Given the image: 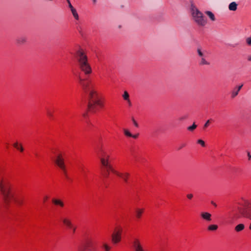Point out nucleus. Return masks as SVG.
<instances>
[{
	"mask_svg": "<svg viewBox=\"0 0 251 251\" xmlns=\"http://www.w3.org/2000/svg\"><path fill=\"white\" fill-rule=\"evenodd\" d=\"M79 83L88 98V108L89 111L95 113L99 109V107L103 106L98 93L95 88V84L92 80L88 78L78 77Z\"/></svg>",
	"mask_w": 251,
	"mask_h": 251,
	"instance_id": "f257e3e1",
	"label": "nucleus"
},
{
	"mask_svg": "<svg viewBox=\"0 0 251 251\" xmlns=\"http://www.w3.org/2000/svg\"><path fill=\"white\" fill-rule=\"evenodd\" d=\"M0 191L6 204H9L12 200H13L15 203L19 206H21L24 203V198L20 196L15 197L14 195L12 193L10 184L8 180L2 179L0 181Z\"/></svg>",
	"mask_w": 251,
	"mask_h": 251,
	"instance_id": "f03ea898",
	"label": "nucleus"
},
{
	"mask_svg": "<svg viewBox=\"0 0 251 251\" xmlns=\"http://www.w3.org/2000/svg\"><path fill=\"white\" fill-rule=\"evenodd\" d=\"M75 57L78 62L79 68L84 74L88 75L92 73V68L88 63V57L86 52L81 49L76 52Z\"/></svg>",
	"mask_w": 251,
	"mask_h": 251,
	"instance_id": "7ed1b4c3",
	"label": "nucleus"
},
{
	"mask_svg": "<svg viewBox=\"0 0 251 251\" xmlns=\"http://www.w3.org/2000/svg\"><path fill=\"white\" fill-rule=\"evenodd\" d=\"M97 154L100 160L101 168L104 171L103 175L104 177L108 178L109 176L110 172H112V170L109 169L108 167H107L106 165L107 166H110L112 169H114L109 161L110 155L101 147L98 149Z\"/></svg>",
	"mask_w": 251,
	"mask_h": 251,
	"instance_id": "20e7f679",
	"label": "nucleus"
},
{
	"mask_svg": "<svg viewBox=\"0 0 251 251\" xmlns=\"http://www.w3.org/2000/svg\"><path fill=\"white\" fill-rule=\"evenodd\" d=\"M191 11L193 19L199 25L203 26L206 24L203 14L194 4H191Z\"/></svg>",
	"mask_w": 251,
	"mask_h": 251,
	"instance_id": "39448f33",
	"label": "nucleus"
},
{
	"mask_svg": "<svg viewBox=\"0 0 251 251\" xmlns=\"http://www.w3.org/2000/svg\"><path fill=\"white\" fill-rule=\"evenodd\" d=\"M56 165L61 170L63 174L67 177V170L64 163V160L61 154H58L54 160Z\"/></svg>",
	"mask_w": 251,
	"mask_h": 251,
	"instance_id": "423d86ee",
	"label": "nucleus"
},
{
	"mask_svg": "<svg viewBox=\"0 0 251 251\" xmlns=\"http://www.w3.org/2000/svg\"><path fill=\"white\" fill-rule=\"evenodd\" d=\"M123 229L121 227H116L112 234V241L114 244H117L121 240V234Z\"/></svg>",
	"mask_w": 251,
	"mask_h": 251,
	"instance_id": "0eeeda50",
	"label": "nucleus"
},
{
	"mask_svg": "<svg viewBox=\"0 0 251 251\" xmlns=\"http://www.w3.org/2000/svg\"><path fill=\"white\" fill-rule=\"evenodd\" d=\"M106 166H107V165H106ZM107 167L109 169L112 170V173H113L116 176L121 177L126 183H127V179H128V176H129V173H121L118 172L117 171H116L115 169H112V168L109 166H107Z\"/></svg>",
	"mask_w": 251,
	"mask_h": 251,
	"instance_id": "6e6552de",
	"label": "nucleus"
},
{
	"mask_svg": "<svg viewBox=\"0 0 251 251\" xmlns=\"http://www.w3.org/2000/svg\"><path fill=\"white\" fill-rule=\"evenodd\" d=\"M95 249V244L93 241L91 239H88L85 241L84 249H79L78 251H85L87 250L88 251H92Z\"/></svg>",
	"mask_w": 251,
	"mask_h": 251,
	"instance_id": "1a4fd4ad",
	"label": "nucleus"
},
{
	"mask_svg": "<svg viewBox=\"0 0 251 251\" xmlns=\"http://www.w3.org/2000/svg\"><path fill=\"white\" fill-rule=\"evenodd\" d=\"M132 246L134 251H145L143 249L140 240L138 239H134L132 242Z\"/></svg>",
	"mask_w": 251,
	"mask_h": 251,
	"instance_id": "9d476101",
	"label": "nucleus"
},
{
	"mask_svg": "<svg viewBox=\"0 0 251 251\" xmlns=\"http://www.w3.org/2000/svg\"><path fill=\"white\" fill-rule=\"evenodd\" d=\"M63 223L69 228H73V224L71 219L68 217H62L61 219Z\"/></svg>",
	"mask_w": 251,
	"mask_h": 251,
	"instance_id": "9b49d317",
	"label": "nucleus"
},
{
	"mask_svg": "<svg viewBox=\"0 0 251 251\" xmlns=\"http://www.w3.org/2000/svg\"><path fill=\"white\" fill-rule=\"evenodd\" d=\"M201 218L207 221L210 222L211 221V214L207 212H202L201 213Z\"/></svg>",
	"mask_w": 251,
	"mask_h": 251,
	"instance_id": "f8f14e48",
	"label": "nucleus"
},
{
	"mask_svg": "<svg viewBox=\"0 0 251 251\" xmlns=\"http://www.w3.org/2000/svg\"><path fill=\"white\" fill-rule=\"evenodd\" d=\"M27 38L25 36H19L16 39V42L19 45H22L25 44Z\"/></svg>",
	"mask_w": 251,
	"mask_h": 251,
	"instance_id": "ddd939ff",
	"label": "nucleus"
},
{
	"mask_svg": "<svg viewBox=\"0 0 251 251\" xmlns=\"http://www.w3.org/2000/svg\"><path fill=\"white\" fill-rule=\"evenodd\" d=\"M243 84L236 86L232 91L231 93V97L232 98L235 97L238 94L240 89L243 86Z\"/></svg>",
	"mask_w": 251,
	"mask_h": 251,
	"instance_id": "4468645a",
	"label": "nucleus"
},
{
	"mask_svg": "<svg viewBox=\"0 0 251 251\" xmlns=\"http://www.w3.org/2000/svg\"><path fill=\"white\" fill-rule=\"evenodd\" d=\"M52 202L56 205H59L60 206L63 207L64 205V202L60 200L53 199L52 200Z\"/></svg>",
	"mask_w": 251,
	"mask_h": 251,
	"instance_id": "2eb2a0df",
	"label": "nucleus"
},
{
	"mask_svg": "<svg viewBox=\"0 0 251 251\" xmlns=\"http://www.w3.org/2000/svg\"><path fill=\"white\" fill-rule=\"evenodd\" d=\"M237 5L235 2H232L229 4L228 9L230 11H235L237 9Z\"/></svg>",
	"mask_w": 251,
	"mask_h": 251,
	"instance_id": "dca6fc26",
	"label": "nucleus"
},
{
	"mask_svg": "<svg viewBox=\"0 0 251 251\" xmlns=\"http://www.w3.org/2000/svg\"><path fill=\"white\" fill-rule=\"evenodd\" d=\"M244 228H245V225L243 224H240L237 225L235 227V230L237 232H239L242 231L243 230H244Z\"/></svg>",
	"mask_w": 251,
	"mask_h": 251,
	"instance_id": "f3484780",
	"label": "nucleus"
},
{
	"mask_svg": "<svg viewBox=\"0 0 251 251\" xmlns=\"http://www.w3.org/2000/svg\"><path fill=\"white\" fill-rule=\"evenodd\" d=\"M144 209L137 208L135 210L136 216L138 218H140L143 213Z\"/></svg>",
	"mask_w": 251,
	"mask_h": 251,
	"instance_id": "a211bd4d",
	"label": "nucleus"
},
{
	"mask_svg": "<svg viewBox=\"0 0 251 251\" xmlns=\"http://www.w3.org/2000/svg\"><path fill=\"white\" fill-rule=\"evenodd\" d=\"M71 12H72V15H73L74 18L75 20H78L79 19V16L77 14V12L76 9L75 8H73V9H72L71 10Z\"/></svg>",
	"mask_w": 251,
	"mask_h": 251,
	"instance_id": "6ab92c4d",
	"label": "nucleus"
},
{
	"mask_svg": "<svg viewBox=\"0 0 251 251\" xmlns=\"http://www.w3.org/2000/svg\"><path fill=\"white\" fill-rule=\"evenodd\" d=\"M205 13L212 21H214L215 20L214 15L211 11H206Z\"/></svg>",
	"mask_w": 251,
	"mask_h": 251,
	"instance_id": "aec40b11",
	"label": "nucleus"
},
{
	"mask_svg": "<svg viewBox=\"0 0 251 251\" xmlns=\"http://www.w3.org/2000/svg\"><path fill=\"white\" fill-rule=\"evenodd\" d=\"M218 228V225H209L207 229L210 231H215L217 230Z\"/></svg>",
	"mask_w": 251,
	"mask_h": 251,
	"instance_id": "412c9836",
	"label": "nucleus"
},
{
	"mask_svg": "<svg viewBox=\"0 0 251 251\" xmlns=\"http://www.w3.org/2000/svg\"><path fill=\"white\" fill-rule=\"evenodd\" d=\"M197 127V125L195 123L191 126L187 127V129L191 132H193Z\"/></svg>",
	"mask_w": 251,
	"mask_h": 251,
	"instance_id": "4be33fe9",
	"label": "nucleus"
},
{
	"mask_svg": "<svg viewBox=\"0 0 251 251\" xmlns=\"http://www.w3.org/2000/svg\"><path fill=\"white\" fill-rule=\"evenodd\" d=\"M209 63L207 62L204 58V57H202L201 58V62L200 63V64L201 65H209Z\"/></svg>",
	"mask_w": 251,
	"mask_h": 251,
	"instance_id": "5701e85b",
	"label": "nucleus"
},
{
	"mask_svg": "<svg viewBox=\"0 0 251 251\" xmlns=\"http://www.w3.org/2000/svg\"><path fill=\"white\" fill-rule=\"evenodd\" d=\"M102 247L104 249L105 251H109L111 249V247L106 243L103 244Z\"/></svg>",
	"mask_w": 251,
	"mask_h": 251,
	"instance_id": "b1692460",
	"label": "nucleus"
},
{
	"mask_svg": "<svg viewBox=\"0 0 251 251\" xmlns=\"http://www.w3.org/2000/svg\"><path fill=\"white\" fill-rule=\"evenodd\" d=\"M129 94L128 93H127V91H125L124 92V93L123 95V97L124 98V99L126 100H128L129 99Z\"/></svg>",
	"mask_w": 251,
	"mask_h": 251,
	"instance_id": "393cba45",
	"label": "nucleus"
},
{
	"mask_svg": "<svg viewBox=\"0 0 251 251\" xmlns=\"http://www.w3.org/2000/svg\"><path fill=\"white\" fill-rule=\"evenodd\" d=\"M197 52L199 56L201 57V58L204 57V54L200 48H198Z\"/></svg>",
	"mask_w": 251,
	"mask_h": 251,
	"instance_id": "a878e982",
	"label": "nucleus"
},
{
	"mask_svg": "<svg viewBox=\"0 0 251 251\" xmlns=\"http://www.w3.org/2000/svg\"><path fill=\"white\" fill-rule=\"evenodd\" d=\"M124 132L125 135L128 137H131L132 136V134L128 130L126 129H124Z\"/></svg>",
	"mask_w": 251,
	"mask_h": 251,
	"instance_id": "bb28decb",
	"label": "nucleus"
},
{
	"mask_svg": "<svg viewBox=\"0 0 251 251\" xmlns=\"http://www.w3.org/2000/svg\"><path fill=\"white\" fill-rule=\"evenodd\" d=\"M197 143L199 144H200L202 147H204L205 146V143L204 142L201 140V139H199L197 141Z\"/></svg>",
	"mask_w": 251,
	"mask_h": 251,
	"instance_id": "cd10ccee",
	"label": "nucleus"
},
{
	"mask_svg": "<svg viewBox=\"0 0 251 251\" xmlns=\"http://www.w3.org/2000/svg\"><path fill=\"white\" fill-rule=\"evenodd\" d=\"M47 115L50 117V118H52L53 117V113L52 112H51L50 110H48L47 111Z\"/></svg>",
	"mask_w": 251,
	"mask_h": 251,
	"instance_id": "c85d7f7f",
	"label": "nucleus"
},
{
	"mask_svg": "<svg viewBox=\"0 0 251 251\" xmlns=\"http://www.w3.org/2000/svg\"><path fill=\"white\" fill-rule=\"evenodd\" d=\"M194 197V195L192 193H189L186 195V197L189 200H191Z\"/></svg>",
	"mask_w": 251,
	"mask_h": 251,
	"instance_id": "c756f323",
	"label": "nucleus"
},
{
	"mask_svg": "<svg viewBox=\"0 0 251 251\" xmlns=\"http://www.w3.org/2000/svg\"><path fill=\"white\" fill-rule=\"evenodd\" d=\"M210 123V120H208L206 121V122L205 123V124L203 126V129H205L208 126Z\"/></svg>",
	"mask_w": 251,
	"mask_h": 251,
	"instance_id": "7c9ffc66",
	"label": "nucleus"
},
{
	"mask_svg": "<svg viewBox=\"0 0 251 251\" xmlns=\"http://www.w3.org/2000/svg\"><path fill=\"white\" fill-rule=\"evenodd\" d=\"M67 1V3H68V6L70 8V10L74 8L73 5H72L70 0H66Z\"/></svg>",
	"mask_w": 251,
	"mask_h": 251,
	"instance_id": "2f4dec72",
	"label": "nucleus"
},
{
	"mask_svg": "<svg viewBox=\"0 0 251 251\" xmlns=\"http://www.w3.org/2000/svg\"><path fill=\"white\" fill-rule=\"evenodd\" d=\"M246 42H247V43L249 45H251V38H248L247 39H246Z\"/></svg>",
	"mask_w": 251,
	"mask_h": 251,
	"instance_id": "473e14b6",
	"label": "nucleus"
},
{
	"mask_svg": "<svg viewBox=\"0 0 251 251\" xmlns=\"http://www.w3.org/2000/svg\"><path fill=\"white\" fill-rule=\"evenodd\" d=\"M132 121L133 123V124L134 125V126H136V127H138V123L136 122V121L134 120V118H132Z\"/></svg>",
	"mask_w": 251,
	"mask_h": 251,
	"instance_id": "72a5a7b5",
	"label": "nucleus"
},
{
	"mask_svg": "<svg viewBox=\"0 0 251 251\" xmlns=\"http://www.w3.org/2000/svg\"><path fill=\"white\" fill-rule=\"evenodd\" d=\"M13 146H14L15 148H16L17 149H19V144H18V143L17 142H16L15 143H14V144H13Z\"/></svg>",
	"mask_w": 251,
	"mask_h": 251,
	"instance_id": "f704fd0d",
	"label": "nucleus"
},
{
	"mask_svg": "<svg viewBox=\"0 0 251 251\" xmlns=\"http://www.w3.org/2000/svg\"><path fill=\"white\" fill-rule=\"evenodd\" d=\"M18 150H19L21 151H23L24 148H23L21 145H19Z\"/></svg>",
	"mask_w": 251,
	"mask_h": 251,
	"instance_id": "c9c22d12",
	"label": "nucleus"
},
{
	"mask_svg": "<svg viewBox=\"0 0 251 251\" xmlns=\"http://www.w3.org/2000/svg\"><path fill=\"white\" fill-rule=\"evenodd\" d=\"M247 155L248 157V159L250 160L251 159V154L250 152H247Z\"/></svg>",
	"mask_w": 251,
	"mask_h": 251,
	"instance_id": "e433bc0d",
	"label": "nucleus"
},
{
	"mask_svg": "<svg viewBox=\"0 0 251 251\" xmlns=\"http://www.w3.org/2000/svg\"><path fill=\"white\" fill-rule=\"evenodd\" d=\"M185 146V144H182L179 147V148L178 149V150H181L183 147H184V146Z\"/></svg>",
	"mask_w": 251,
	"mask_h": 251,
	"instance_id": "4c0bfd02",
	"label": "nucleus"
},
{
	"mask_svg": "<svg viewBox=\"0 0 251 251\" xmlns=\"http://www.w3.org/2000/svg\"><path fill=\"white\" fill-rule=\"evenodd\" d=\"M138 136V134H135V135H132L131 137H133L134 138H137Z\"/></svg>",
	"mask_w": 251,
	"mask_h": 251,
	"instance_id": "58836bf2",
	"label": "nucleus"
},
{
	"mask_svg": "<svg viewBox=\"0 0 251 251\" xmlns=\"http://www.w3.org/2000/svg\"><path fill=\"white\" fill-rule=\"evenodd\" d=\"M70 228L72 229L73 233L75 232V227H74L73 226V228Z\"/></svg>",
	"mask_w": 251,
	"mask_h": 251,
	"instance_id": "ea45409f",
	"label": "nucleus"
},
{
	"mask_svg": "<svg viewBox=\"0 0 251 251\" xmlns=\"http://www.w3.org/2000/svg\"><path fill=\"white\" fill-rule=\"evenodd\" d=\"M127 102H128V103L129 104V106H131V102L130 101V100H129V99H128V100H127Z\"/></svg>",
	"mask_w": 251,
	"mask_h": 251,
	"instance_id": "a19ab883",
	"label": "nucleus"
},
{
	"mask_svg": "<svg viewBox=\"0 0 251 251\" xmlns=\"http://www.w3.org/2000/svg\"><path fill=\"white\" fill-rule=\"evenodd\" d=\"M48 197L47 196H45L44 198V202H45L47 199H48Z\"/></svg>",
	"mask_w": 251,
	"mask_h": 251,
	"instance_id": "79ce46f5",
	"label": "nucleus"
},
{
	"mask_svg": "<svg viewBox=\"0 0 251 251\" xmlns=\"http://www.w3.org/2000/svg\"><path fill=\"white\" fill-rule=\"evenodd\" d=\"M185 119V117H182L180 118H179V120H180V121H182V120H184V119Z\"/></svg>",
	"mask_w": 251,
	"mask_h": 251,
	"instance_id": "37998d69",
	"label": "nucleus"
},
{
	"mask_svg": "<svg viewBox=\"0 0 251 251\" xmlns=\"http://www.w3.org/2000/svg\"><path fill=\"white\" fill-rule=\"evenodd\" d=\"M122 25H118V28H119V29H120V28H122Z\"/></svg>",
	"mask_w": 251,
	"mask_h": 251,
	"instance_id": "c03bdc74",
	"label": "nucleus"
},
{
	"mask_svg": "<svg viewBox=\"0 0 251 251\" xmlns=\"http://www.w3.org/2000/svg\"><path fill=\"white\" fill-rule=\"evenodd\" d=\"M93 0V2L94 3H96V2H97V0Z\"/></svg>",
	"mask_w": 251,
	"mask_h": 251,
	"instance_id": "a18cd8bd",
	"label": "nucleus"
},
{
	"mask_svg": "<svg viewBox=\"0 0 251 251\" xmlns=\"http://www.w3.org/2000/svg\"><path fill=\"white\" fill-rule=\"evenodd\" d=\"M249 229L251 230V223L250 224Z\"/></svg>",
	"mask_w": 251,
	"mask_h": 251,
	"instance_id": "49530a36",
	"label": "nucleus"
},
{
	"mask_svg": "<svg viewBox=\"0 0 251 251\" xmlns=\"http://www.w3.org/2000/svg\"><path fill=\"white\" fill-rule=\"evenodd\" d=\"M212 203L213 204H215V203H214V202H212Z\"/></svg>",
	"mask_w": 251,
	"mask_h": 251,
	"instance_id": "de8ad7c7",
	"label": "nucleus"
}]
</instances>
